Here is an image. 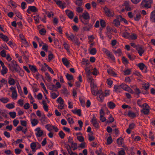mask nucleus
Returning a JSON list of instances; mask_svg holds the SVG:
<instances>
[{"mask_svg": "<svg viewBox=\"0 0 155 155\" xmlns=\"http://www.w3.org/2000/svg\"><path fill=\"white\" fill-rule=\"evenodd\" d=\"M153 2V0H143L141 5L143 7L150 8L151 7V4Z\"/></svg>", "mask_w": 155, "mask_h": 155, "instance_id": "f257e3e1", "label": "nucleus"}, {"mask_svg": "<svg viewBox=\"0 0 155 155\" xmlns=\"http://www.w3.org/2000/svg\"><path fill=\"white\" fill-rule=\"evenodd\" d=\"M12 67H13L15 71L18 73L23 72L22 70L21 69L20 67L16 63V62L14 60H13L11 61Z\"/></svg>", "mask_w": 155, "mask_h": 155, "instance_id": "f03ea898", "label": "nucleus"}, {"mask_svg": "<svg viewBox=\"0 0 155 155\" xmlns=\"http://www.w3.org/2000/svg\"><path fill=\"white\" fill-rule=\"evenodd\" d=\"M124 7V9H122L121 11L122 12H124V10L127 11H130L131 10V8L129 4V2L128 1H125L123 5Z\"/></svg>", "mask_w": 155, "mask_h": 155, "instance_id": "7ed1b4c3", "label": "nucleus"}, {"mask_svg": "<svg viewBox=\"0 0 155 155\" xmlns=\"http://www.w3.org/2000/svg\"><path fill=\"white\" fill-rule=\"evenodd\" d=\"M91 122L93 126L95 128H99V123L97 121V119L94 115L93 116Z\"/></svg>", "mask_w": 155, "mask_h": 155, "instance_id": "20e7f679", "label": "nucleus"}, {"mask_svg": "<svg viewBox=\"0 0 155 155\" xmlns=\"http://www.w3.org/2000/svg\"><path fill=\"white\" fill-rule=\"evenodd\" d=\"M97 96V99L100 101H102L104 97V94L101 90L98 91V93L96 95Z\"/></svg>", "mask_w": 155, "mask_h": 155, "instance_id": "39448f33", "label": "nucleus"}, {"mask_svg": "<svg viewBox=\"0 0 155 155\" xmlns=\"http://www.w3.org/2000/svg\"><path fill=\"white\" fill-rule=\"evenodd\" d=\"M35 131L36 132L35 134L38 137H39L42 136L43 134V131L41 130L40 127H38L35 130Z\"/></svg>", "mask_w": 155, "mask_h": 155, "instance_id": "423d86ee", "label": "nucleus"}, {"mask_svg": "<svg viewBox=\"0 0 155 155\" xmlns=\"http://www.w3.org/2000/svg\"><path fill=\"white\" fill-rule=\"evenodd\" d=\"M136 49L140 56H141L144 52V50L143 47L140 45H138L136 47Z\"/></svg>", "mask_w": 155, "mask_h": 155, "instance_id": "0eeeda50", "label": "nucleus"}, {"mask_svg": "<svg viewBox=\"0 0 155 155\" xmlns=\"http://www.w3.org/2000/svg\"><path fill=\"white\" fill-rule=\"evenodd\" d=\"M104 11L105 12L106 15L108 16H113V13L112 11L110 10L107 7H105L104 8Z\"/></svg>", "mask_w": 155, "mask_h": 155, "instance_id": "6e6552de", "label": "nucleus"}, {"mask_svg": "<svg viewBox=\"0 0 155 155\" xmlns=\"http://www.w3.org/2000/svg\"><path fill=\"white\" fill-rule=\"evenodd\" d=\"M65 12L69 18L71 19L73 18L74 13L72 11L68 9L65 11Z\"/></svg>", "mask_w": 155, "mask_h": 155, "instance_id": "1a4fd4ad", "label": "nucleus"}, {"mask_svg": "<svg viewBox=\"0 0 155 155\" xmlns=\"http://www.w3.org/2000/svg\"><path fill=\"white\" fill-rule=\"evenodd\" d=\"M56 4L62 9H63L65 7L66 3L61 1H57L56 2Z\"/></svg>", "mask_w": 155, "mask_h": 155, "instance_id": "9d476101", "label": "nucleus"}, {"mask_svg": "<svg viewBox=\"0 0 155 155\" xmlns=\"http://www.w3.org/2000/svg\"><path fill=\"white\" fill-rule=\"evenodd\" d=\"M66 36L68 39L73 41L76 38L75 37L74 35L72 34L71 33L70 35L68 33H65Z\"/></svg>", "mask_w": 155, "mask_h": 155, "instance_id": "9b49d317", "label": "nucleus"}, {"mask_svg": "<svg viewBox=\"0 0 155 155\" xmlns=\"http://www.w3.org/2000/svg\"><path fill=\"white\" fill-rule=\"evenodd\" d=\"M91 79V80H87V81L90 83L91 89L97 88L96 85L94 83V80L93 78Z\"/></svg>", "mask_w": 155, "mask_h": 155, "instance_id": "f8f14e48", "label": "nucleus"}, {"mask_svg": "<svg viewBox=\"0 0 155 155\" xmlns=\"http://www.w3.org/2000/svg\"><path fill=\"white\" fill-rule=\"evenodd\" d=\"M120 86L121 87V89H122L125 91H130L131 90V89L130 87L125 84L122 83L120 85Z\"/></svg>", "mask_w": 155, "mask_h": 155, "instance_id": "ddd939ff", "label": "nucleus"}, {"mask_svg": "<svg viewBox=\"0 0 155 155\" xmlns=\"http://www.w3.org/2000/svg\"><path fill=\"white\" fill-rule=\"evenodd\" d=\"M150 20L152 22H155V10L151 13Z\"/></svg>", "mask_w": 155, "mask_h": 155, "instance_id": "4468645a", "label": "nucleus"}, {"mask_svg": "<svg viewBox=\"0 0 155 155\" xmlns=\"http://www.w3.org/2000/svg\"><path fill=\"white\" fill-rule=\"evenodd\" d=\"M85 71L87 78V80H91V79H92L91 78V76L90 75L91 72L90 70L87 68L85 69Z\"/></svg>", "mask_w": 155, "mask_h": 155, "instance_id": "2eb2a0df", "label": "nucleus"}, {"mask_svg": "<svg viewBox=\"0 0 155 155\" xmlns=\"http://www.w3.org/2000/svg\"><path fill=\"white\" fill-rule=\"evenodd\" d=\"M41 123L43 124H45L47 123V121L46 119L45 115L43 114L42 115L40 119Z\"/></svg>", "mask_w": 155, "mask_h": 155, "instance_id": "dca6fc26", "label": "nucleus"}, {"mask_svg": "<svg viewBox=\"0 0 155 155\" xmlns=\"http://www.w3.org/2000/svg\"><path fill=\"white\" fill-rule=\"evenodd\" d=\"M114 91L116 92H120L122 91L121 87L120 85H115L114 86Z\"/></svg>", "mask_w": 155, "mask_h": 155, "instance_id": "f3484780", "label": "nucleus"}, {"mask_svg": "<svg viewBox=\"0 0 155 155\" xmlns=\"http://www.w3.org/2000/svg\"><path fill=\"white\" fill-rule=\"evenodd\" d=\"M0 38L4 41L7 42L8 41L9 38L5 35H4L2 33L0 34Z\"/></svg>", "mask_w": 155, "mask_h": 155, "instance_id": "a211bd4d", "label": "nucleus"}, {"mask_svg": "<svg viewBox=\"0 0 155 155\" xmlns=\"http://www.w3.org/2000/svg\"><path fill=\"white\" fill-rule=\"evenodd\" d=\"M128 116L130 117L134 118L136 117V114L131 111H129L127 114Z\"/></svg>", "mask_w": 155, "mask_h": 155, "instance_id": "6ab92c4d", "label": "nucleus"}, {"mask_svg": "<svg viewBox=\"0 0 155 155\" xmlns=\"http://www.w3.org/2000/svg\"><path fill=\"white\" fill-rule=\"evenodd\" d=\"M8 83L10 85H13L15 84V81L14 79L9 77L8 78Z\"/></svg>", "mask_w": 155, "mask_h": 155, "instance_id": "aec40b11", "label": "nucleus"}, {"mask_svg": "<svg viewBox=\"0 0 155 155\" xmlns=\"http://www.w3.org/2000/svg\"><path fill=\"white\" fill-rule=\"evenodd\" d=\"M29 67L31 70L33 72L35 73L37 71V70L35 66L29 65Z\"/></svg>", "mask_w": 155, "mask_h": 155, "instance_id": "412c9836", "label": "nucleus"}, {"mask_svg": "<svg viewBox=\"0 0 155 155\" xmlns=\"http://www.w3.org/2000/svg\"><path fill=\"white\" fill-rule=\"evenodd\" d=\"M82 16L84 19L87 20L90 19V16L89 14L87 12L84 13H83Z\"/></svg>", "mask_w": 155, "mask_h": 155, "instance_id": "4be33fe9", "label": "nucleus"}, {"mask_svg": "<svg viewBox=\"0 0 155 155\" xmlns=\"http://www.w3.org/2000/svg\"><path fill=\"white\" fill-rule=\"evenodd\" d=\"M42 104L43 105V107L44 110L46 112L48 111V106L47 105L46 101L43 100L42 101Z\"/></svg>", "mask_w": 155, "mask_h": 155, "instance_id": "5701e85b", "label": "nucleus"}, {"mask_svg": "<svg viewBox=\"0 0 155 155\" xmlns=\"http://www.w3.org/2000/svg\"><path fill=\"white\" fill-rule=\"evenodd\" d=\"M72 112L74 114H77L79 116H81V110L80 109H74L72 110Z\"/></svg>", "mask_w": 155, "mask_h": 155, "instance_id": "b1692460", "label": "nucleus"}, {"mask_svg": "<svg viewBox=\"0 0 155 155\" xmlns=\"http://www.w3.org/2000/svg\"><path fill=\"white\" fill-rule=\"evenodd\" d=\"M150 109V108H143V109L141 110V112L144 114L147 115L149 114Z\"/></svg>", "mask_w": 155, "mask_h": 155, "instance_id": "393cba45", "label": "nucleus"}, {"mask_svg": "<svg viewBox=\"0 0 155 155\" xmlns=\"http://www.w3.org/2000/svg\"><path fill=\"white\" fill-rule=\"evenodd\" d=\"M62 61L63 64L66 66H67L69 65V63L66 58H62Z\"/></svg>", "mask_w": 155, "mask_h": 155, "instance_id": "a878e982", "label": "nucleus"}, {"mask_svg": "<svg viewBox=\"0 0 155 155\" xmlns=\"http://www.w3.org/2000/svg\"><path fill=\"white\" fill-rule=\"evenodd\" d=\"M118 19L120 20V21H123L126 24H128V22L125 18H122V16L119 15L118 17Z\"/></svg>", "mask_w": 155, "mask_h": 155, "instance_id": "bb28decb", "label": "nucleus"}, {"mask_svg": "<svg viewBox=\"0 0 155 155\" xmlns=\"http://www.w3.org/2000/svg\"><path fill=\"white\" fill-rule=\"evenodd\" d=\"M12 99L16 100L17 97V94L16 91H12Z\"/></svg>", "mask_w": 155, "mask_h": 155, "instance_id": "cd10ccee", "label": "nucleus"}, {"mask_svg": "<svg viewBox=\"0 0 155 155\" xmlns=\"http://www.w3.org/2000/svg\"><path fill=\"white\" fill-rule=\"evenodd\" d=\"M31 121L32 125L33 126H36L38 123V120L36 119H31Z\"/></svg>", "mask_w": 155, "mask_h": 155, "instance_id": "c85d7f7f", "label": "nucleus"}, {"mask_svg": "<svg viewBox=\"0 0 155 155\" xmlns=\"http://www.w3.org/2000/svg\"><path fill=\"white\" fill-rule=\"evenodd\" d=\"M28 8L29 9H30L32 12H35L38 11L37 8L35 6H29L28 7Z\"/></svg>", "mask_w": 155, "mask_h": 155, "instance_id": "c756f323", "label": "nucleus"}, {"mask_svg": "<svg viewBox=\"0 0 155 155\" xmlns=\"http://www.w3.org/2000/svg\"><path fill=\"white\" fill-rule=\"evenodd\" d=\"M123 139L121 137H120L117 140V143L119 146H121L123 143Z\"/></svg>", "mask_w": 155, "mask_h": 155, "instance_id": "7c9ffc66", "label": "nucleus"}, {"mask_svg": "<svg viewBox=\"0 0 155 155\" xmlns=\"http://www.w3.org/2000/svg\"><path fill=\"white\" fill-rule=\"evenodd\" d=\"M107 105L108 107L110 109H113L115 106V104L111 101L109 102Z\"/></svg>", "mask_w": 155, "mask_h": 155, "instance_id": "2f4dec72", "label": "nucleus"}, {"mask_svg": "<svg viewBox=\"0 0 155 155\" xmlns=\"http://www.w3.org/2000/svg\"><path fill=\"white\" fill-rule=\"evenodd\" d=\"M37 145H39V143L38 142H33L31 144V149H35L36 147H37Z\"/></svg>", "mask_w": 155, "mask_h": 155, "instance_id": "473e14b6", "label": "nucleus"}, {"mask_svg": "<svg viewBox=\"0 0 155 155\" xmlns=\"http://www.w3.org/2000/svg\"><path fill=\"white\" fill-rule=\"evenodd\" d=\"M35 38L36 40L38 41L39 46L41 47L42 45L44 44L43 41L37 36H35Z\"/></svg>", "mask_w": 155, "mask_h": 155, "instance_id": "72a5a7b5", "label": "nucleus"}, {"mask_svg": "<svg viewBox=\"0 0 155 155\" xmlns=\"http://www.w3.org/2000/svg\"><path fill=\"white\" fill-rule=\"evenodd\" d=\"M119 20L118 19H114L113 21V24L116 27H118L120 25V22Z\"/></svg>", "mask_w": 155, "mask_h": 155, "instance_id": "f704fd0d", "label": "nucleus"}, {"mask_svg": "<svg viewBox=\"0 0 155 155\" xmlns=\"http://www.w3.org/2000/svg\"><path fill=\"white\" fill-rule=\"evenodd\" d=\"M59 95L58 92H57V94L55 93H52L51 94V97L53 99H55Z\"/></svg>", "mask_w": 155, "mask_h": 155, "instance_id": "c9c22d12", "label": "nucleus"}, {"mask_svg": "<svg viewBox=\"0 0 155 155\" xmlns=\"http://www.w3.org/2000/svg\"><path fill=\"white\" fill-rule=\"evenodd\" d=\"M8 71V69L6 67L2 68V69L1 71V74L2 75H4Z\"/></svg>", "mask_w": 155, "mask_h": 155, "instance_id": "e433bc0d", "label": "nucleus"}, {"mask_svg": "<svg viewBox=\"0 0 155 155\" xmlns=\"http://www.w3.org/2000/svg\"><path fill=\"white\" fill-rule=\"evenodd\" d=\"M14 103L13 102L12 103L8 104L6 105V107L8 109H12L15 107L14 105Z\"/></svg>", "mask_w": 155, "mask_h": 155, "instance_id": "4c0bfd02", "label": "nucleus"}, {"mask_svg": "<svg viewBox=\"0 0 155 155\" xmlns=\"http://www.w3.org/2000/svg\"><path fill=\"white\" fill-rule=\"evenodd\" d=\"M106 56H108V58H110L113 61H114L115 60V58L114 56L111 52Z\"/></svg>", "mask_w": 155, "mask_h": 155, "instance_id": "58836bf2", "label": "nucleus"}, {"mask_svg": "<svg viewBox=\"0 0 155 155\" xmlns=\"http://www.w3.org/2000/svg\"><path fill=\"white\" fill-rule=\"evenodd\" d=\"M8 114L10 117L13 119L15 118L16 116V113L14 111L9 112Z\"/></svg>", "mask_w": 155, "mask_h": 155, "instance_id": "ea45409f", "label": "nucleus"}, {"mask_svg": "<svg viewBox=\"0 0 155 155\" xmlns=\"http://www.w3.org/2000/svg\"><path fill=\"white\" fill-rule=\"evenodd\" d=\"M49 89L50 90L57 91L56 87L54 84H52L49 86Z\"/></svg>", "mask_w": 155, "mask_h": 155, "instance_id": "a19ab883", "label": "nucleus"}, {"mask_svg": "<svg viewBox=\"0 0 155 155\" xmlns=\"http://www.w3.org/2000/svg\"><path fill=\"white\" fill-rule=\"evenodd\" d=\"M122 36L125 38L129 39L130 37V34L127 32H124L123 33Z\"/></svg>", "mask_w": 155, "mask_h": 155, "instance_id": "79ce46f5", "label": "nucleus"}, {"mask_svg": "<svg viewBox=\"0 0 155 155\" xmlns=\"http://www.w3.org/2000/svg\"><path fill=\"white\" fill-rule=\"evenodd\" d=\"M9 101V99L8 98H2L0 99V101L4 103H7Z\"/></svg>", "mask_w": 155, "mask_h": 155, "instance_id": "37998d69", "label": "nucleus"}, {"mask_svg": "<svg viewBox=\"0 0 155 155\" xmlns=\"http://www.w3.org/2000/svg\"><path fill=\"white\" fill-rule=\"evenodd\" d=\"M15 14L17 17L20 19H22V17L19 12L18 10H16L15 11Z\"/></svg>", "mask_w": 155, "mask_h": 155, "instance_id": "c03bdc74", "label": "nucleus"}, {"mask_svg": "<svg viewBox=\"0 0 155 155\" xmlns=\"http://www.w3.org/2000/svg\"><path fill=\"white\" fill-rule=\"evenodd\" d=\"M66 77L68 80L70 81L73 79V77L71 74H70L68 73H67L66 75Z\"/></svg>", "mask_w": 155, "mask_h": 155, "instance_id": "a18cd8bd", "label": "nucleus"}, {"mask_svg": "<svg viewBox=\"0 0 155 155\" xmlns=\"http://www.w3.org/2000/svg\"><path fill=\"white\" fill-rule=\"evenodd\" d=\"M34 18L35 21V23L36 24H38L39 23V18H41V17H39L38 15H36L34 17Z\"/></svg>", "mask_w": 155, "mask_h": 155, "instance_id": "49530a36", "label": "nucleus"}, {"mask_svg": "<svg viewBox=\"0 0 155 155\" xmlns=\"http://www.w3.org/2000/svg\"><path fill=\"white\" fill-rule=\"evenodd\" d=\"M127 55L130 59L131 61H133L135 59V56L134 55H131L128 53L127 54Z\"/></svg>", "mask_w": 155, "mask_h": 155, "instance_id": "de8ad7c7", "label": "nucleus"}, {"mask_svg": "<svg viewBox=\"0 0 155 155\" xmlns=\"http://www.w3.org/2000/svg\"><path fill=\"white\" fill-rule=\"evenodd\" d=\"M57 101L58 103H59L61 105L64 104V101L62 98L61 97H58L57 99Z\"/></svg>", "mask_w": 155, "mask_h": 155, "instance_id": "09e8293b", "label": "nucleus"}, {"mask_svg": "<svg viewBox=\"0 0 155 155\" xmlns=\"http://www.w3.org/2000/svg\"><path fill=\"white\" fill-rule=\"evenodd\" d=\"M52 126L50 124H48L45 126V128L48 131H51L52 130Z\"/></svg>", "mask_w": 155, "mask_h": 155, "instance_id": "8fccbe9b", "label": "nucleus"}, {"mask_svg": "<svg viewBox=\"0 0 155 155\" xmlns=\"http://www.w3.org/2000/svg\"><path fill=\"white\" fill-rule=\"evenodd\" d=\"M97 89H91V91L92 94L94 95H96L98 93V91H97Z\"/></svg>", "mask_w": 155, "mask_h": 155, "instance_id": "3c124183", "label": "nucleus"}, {"mask_svg": "<svg viewBox=\"0 0 155 155\" xmlns=\"http://www.w3.org/2000/svg\"><path fill=\"white\" fill-rule=\"evenodd\" d=\"M107 73L110 74L112 75V76H116V74L111 69H109L107 70Z\"/></svg>", "mask_w": 155, "mask_h": 155, "instance_id": "603ef678", "label": "nucleus"}, {"mask_svg": "<svg viewBox=\"0 0 155 155\" xmlns=\"http://www.w3.org/2000/svg\"><path fill=\"white\" fill-rule=\"evenodd\" d=\"M82 0H77L75 2V3L76 5L79 6H80L83 5L82 2H81Z\"/></svg>", "mask_w": 155, "mask_h": 155, "instance_id": "864d4df0", "label": "nucleus"}, {"mask_svg": "<svg viewBox=\"0 0 155 155\" xmlns=\"http://www.w3.org/2000/svg\"><path fill=\"white\" fill-rule=\"evenodd\" d=\"M142 87L145 90H148L149 88V84L148 83L144 84L142 85Z\"/></svg>", "mask_w": 155, "mask_h": 155, "instance_id": "5fc2aeb1", "label": "nucleus"}, {"mask_svg": "<svg viewBox=\"0 0 155 155\" xmlns=\"http://www.w3.org/2000/svg\"><path fill=\"white\" fill-rule=\"evenodd\" d=\"M137 35L134 33L130 35V39H131L132 40H135L137 39Z\"/></svg>", "mask_w": 155, "mask_h": 155, "instance_id": "6e6d98bb", "label": "nucleus"}, {"mask_svg": "<svg viewBox=\"0 0 155 155\" xmlns=\"http://www.w3.org/2000/svg\"><path fill=\"white\" fill-rule=\"evenodd\" d=\"M138 67L141 70H143L145 67V65L143 63H139L138 65Z\"/></svg>", "mask_w": 155, "mask_h": 155, "instance_id": "4d7b16f0", "label": "nucleus"}, {"mask_svg": "<svg viewBox=\"0 0 155 155\" xmlns=\"http://www.w3.org/2000/svg\"><path fill=\"white\" fill-rule=\"evenodd\" d=\"M113 51L115 54H118L119 55H120L121 53V50L120 48L118 49L117 50H114Z\"/></svg>", "mask_w": 155, "mask_h": 155, "instance_id": "13d9d810", "label": "nucleus"}, {"mask_svg": "<svg viewBox=\"0 0 155 155\" xmlns=\"http://www.w3.org/2000/svg\"><path fill=\"white\" fill-rule=\"evenodd\" d=\"M141 15L140 14H137L134 17V20L136 21H138L140 18Z\"/></svg>", "mask_w": 155, "mask_h": 155, "instance_id": "bf43d9fd", "label": "nucleus"}, {"mask_svg": "<svg viewBox=\"0 0 155 155\" xmlns=\"http://www.w3.org/2000/svg\"><path fill=\"white\" fill-rule=\"evenodd\" d=\"M96 53V48H92L90 51V53L91 54L94 55Z\"/></svg>", "mask_w": 155, "mask_h": 155, "instance_id": "052dcab7", "label": "nucleus"}, {"mask_svg": "<svg viewBox=\"0 0 155 155\" xmlns=\"http://www.w3.org/2000/svg\"><path fill=\"white\" fill-rule=\"evenodd\" d=\"M45 74L46 76V78L49 81H51V78L49 75V74L48 72L45 73Z\"/></svg>", "mask_w": 155, "mask_h": 155, "instance_id": "680f3d73", "label": "nucleus"}, {"mask_svg": "<svg viewBox=\"0 0 155 155\" xmlns=\"http://www.w3.org/2000/svg\"><path fill=\"white\" fill-rule=\"evenodd\" d=\"M112 142V137L111 136H109L107 139V144H110Z\"/></svg>", "mask_w": 155, "mask_h": 155, "instance_id": "e2e57ef3", "label": "nucleus"}, {"mask_svg": "<svg viewBox=\"0 0 155 155\" xmlns=\"http://www.w3.org/2000/svg\"><path fill=\"white\" fill-rule=\"evenodd\" d=\"M65 147L67 149L68 152L71 150L70 146L68 144L64 143Z\"/></svg>", "mask_w": 155, "mask_h": 155, "instance_id": "0e129e2a", "label": "nucleus"}, {"mask_svg": "<svg viewBox=\"0 0 155 155\" xmlns=\"http://www.w3.org/2000/svg\"><path fill=\"white\" fill-rule=\"evenodd\" d=\"M39 33L41 35H44L46 33V31L44 28H42L40 30Z\"/></svg>", "mask_w": 155, "mask_h": 155, "instance_id": "69168bd1", "label": "nucleus"}, {"mask_svg": "<svg viewBox=\"0 0 155 155\" xmlns=\"http://www.w3.org/2000/svg\"><path fill=\"white\" fill-rule=\"evenodd\" d=\"M58 135L60 137L61 139H63L64 137L65 134L62 131H61L59 133Z\"/></svg>", "mask_w": 155, "mask_h": 155, "instance_id": "338daca9", "label": "nucleus"}, {"mask_svg": "<svg viewBox=\"0 0 155 155\" xmlns=\"http://www.w3.org/2000/svg\"><path fill=\"white\" fill-rule=\"evenodd\" d=\"M102 51L106 55L108 54L110 52L109 50L104 48H103Z\"/></svg>", "mask_w": 155, "mask_h": 155, "instance_id": "774afa93", "label": "nucleus"}]
</instances>
